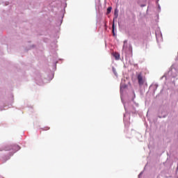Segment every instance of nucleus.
<instances>
[{
    "label": "nucleus",
    "instance_id": "5",
    "mask_svg": "<svg viewBox=\"0 0 178 178\" xmlns=\"http://www.w3.org/2000/svg\"><path fill=\"white\" fill-rule=\"evenodd\" d=\"M112 11V7H108L107 9V15H109L111 12Z\"/></svg>",
    "mask_w": 178,
    "mask_h": 178
},
{
    "label": "nucleus",
    "instance_id": "4",
    "mask_svg": "<svg viewBox=\"0 0 178 178\" xmlns=\"http://www.w3.org/2000/svg\"><path fill=\"white\" fill-rule=\"evenodd\" d=\"M12 149H14L15 151H19V149H20V147H19V145H13L12 147Z\"/></svg>",
    "mask_w": 178,
    "mask_h": 178
},
{
    "label": "nucleus",
    "instance_id": "1",
    "mask_svg": "<svg viewBox=\"0 0 178 178\" xmlns=\"http://www.w3.org/2000/svg\"><path fill=\"white\" fill-rule=\"evenodd\" d=\"M137 79H138V83L139 86H143L144 83H145V78H144V76H143L142 73H139L137 75Z\"/></svg>",
    "mask_w": 178,
    "mask_h": 178
},
{
    "label": "nucleus",
    "instance_id": "3",
    "mask_svg": "<svg viewBox=\"0 0 178 178\" xmlns=\"http://www.w3.org/2000/svg\"><path fill=\"white\" fill-rule=\"evenodd\" d=\"M112 33H113V37H116V33H115V24L113 22L112 25Z\"/></svg>",
    "mask_w": 178,
    "mask_h": 178
},
{
    "label": "nucleus",
    "instance_id": "6",
    "mask_svg": "<svg viewBox=\"0 0 178 178\" xmlns=\"http://www.w3.org/2000/svg\"><path fill=\"white\" fill-rule=\"evenodd\" d=\"M42 130H49V127H44V129H42Z\"/></svg>",
    "mask_w": 178,
    "mask_h": 178
},
{
    "label": "nucleus",
    "instance_id": "7",
    "mask_svg": "<svg viewBox=\"0 0 178 178\" xmlns=\"http://www.w3.org/2000/svg\"><path fill=\"white\" fill-rule=\"evenodd\" d=\"M115 17H118V13L116 12V10L115 11Z\"/></svg>",
    "mask_w": 178,
    "mask_h": 178
},
{
    "label": "nucleus",
    "instance_id": "2",
    "mask_svg": "<svg viewBox=\"0 0 178 178\" xmlns=\"http://www.w3.org/2000/svg\"><path fill=\"white\" fill-rule=\"evenodd\" d=\"M113 56H114V58H115L116 60H119V59L120 58V54H119V53H115V54H113Z\"/></svg>",
    "mask_w": 178,
    "mask_h": 178
},
{
    "label": "nucleus",
    "instance_id": "8",
    "mask_svg": "<svg viewBox=\"0 0 178 178\" xmlns=\"http://www.w3.org/2000/svg\"><path fill=\"white\" fill-rule=\"evenodd\" d=\"M113 73H115V74H116V73H115V70H113Z\"/></svg>",
    "mask_w": 178,
    "mask_h": 178
}]
</instances>
